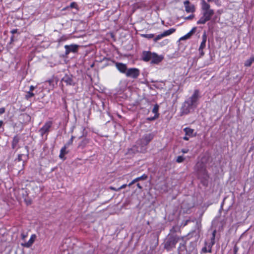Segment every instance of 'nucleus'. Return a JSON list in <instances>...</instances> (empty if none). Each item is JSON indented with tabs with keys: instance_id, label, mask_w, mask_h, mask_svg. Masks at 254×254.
Instances as JSON below:
<instances>
[{
	"instance_id": "4be33fe9",
	"label": "nucleus",
	"mask_w": 254,
	"mask_h": 254,
	"mask_svg": "<svg viewBox=\"0 0 254 254\" xmlns=\"http://www.w3.org/2000/svg\"><path fill=\"white\" fill-rule=\"evenodd\" d=\"M175 31H176V29L175 28H170L167 30L164 31L162 33V34H163L164 37H165L169 36L171 34H173Z\"/></svg>"
},
{
	"instance_id": "1a4fd4ad",
	"label": "nucleus",
	"mask_w": 254,
	"mask_h": 254,
	"mask_svg": "<svg viewBox=\"0 0 254 254\" xmlns=\"http://www.w3.org/2000/svg\"><path fill=\"white\" fill-rule=\"evenodd\" d=\"M216 234V230H214L212 234V237L210 239V242L209 243L205 242V245L207 247L208 249V253H212V248L213 246L215 243V236Z\"/></svg>"
},
{
	"instance_id": "58836bf2",
	"label": "nucleus",
	"mask_w": 254,
	"mask_h": 254,
	"mask_svg": "<svg viewBox=\"0 0 254 254\" xmlns=\"http://www.w3.org/2000/svg\"><path fill=\"white\" fill-rule=\"evenodd\" d=\"M202 252H203L204 253H208V250H207V247L205 246V247H204L202 249Z\"/></svg>"
},
{
	"instance_id": "a211bd4d",
	"label": "nucleus",
	"mask_w": 254,
	"mask_h": 254,
	"mask_svg": "<svg viewBox=\"0 0 254 254\" xmlns=\"http://www.w3.org/2000/svg\"><path fill=\"white\" fill-rule=\"evenodd\" d=\"M62 81L65 83L67 85H74L75 84V82L72 78L67 75L64 77V78L62 79Z\"/></svg>"
},
{
	"instance_id": "6ab92c4d",
	"label": "nucleus",
	"mask_w": 254,
	"mask_h": 254,
	"mask_svg": "<svg viewBox=\"0 0 254 254\" xmlns=\"http://www.w3.org/2000/svg\"><path fill=\"white\" fill-rule=\"evenodd\" d=\"M20 138L18 135L14 136L11 141V147L12 149L16 148L20 141Z\"/></svg>"
},
{
	"instance_id": "052dcab7",
	"label": "nucleus",
	"mask_w": 254,
	"mask_h": 254,
	"mask_svg": "<svg viewBox=\"0 0 254 254\" xmlns=\"http://www.w3.org/2000/svg\"><path fill=\"white\" fill-rule=\"evenodd\" d=\"M187 222H188V221H187L186 222H185V225H187Z\"/></svg>"
},
{
	"instance_id": "6e6d98bb",
	"label": "nucleus",
	"mask_w": 254,
	"mask_h": 254,
	"mask_svg": "<svg viewBox=\"0 0 254 254\" xmlns=\"http://www.w3.org/2000/svg\"><path fill=\"white\" fill-rule=\"evenodd\" d=\"M0 111H4L3 108H0Z\"/></svg>"
},
{
	"instance_id": "9b49d317",
	"label": "nucleus",
	"mask_w": 254,
	"mask_h": 254,
	"mask_svg": "<svg viewBox=\"0 0 254 254\" xmlns=\"http://www.w3.org/2000/svg\"><path fill=\"white\" fill-rule=\"evenodd\" d=\"M163 56L158 55L156 53L153 52L151 63L152 64H158L163 60Z\"/></svg>"
},
{
	"instance_id": "09e8293b",
	"label": "nucleus",
	"mask_w": 254,
	"mask_h": 254,
	"mask_svg": "<svg viewBox=\"0 0 254 254\" xmlns=\"http://www.w3.org/2000/svg\"><path fill=\"white\" fill-rule=\"evenodd\" d=\"M35 88V86H34L33 85H31L30 87L29 91H33Z\"/></svg>"
},
{
	"instance_id": "f704fd0d",
	"label": "nucleus",
	"mask_w": 254,
	"mask_h": 254,
	"mask_svg": "<svg viewBox=\"0 0 254 254\" xmlns=\"http://www.w3.org/2000/svg\"><path fill=\"white\" fill-rule=\"evenodd\" d=\"M209 2H214L216 5H219L220 4V0H207Z\"/></svg>"
},
{
	"instance_id": "473e14b6",
	"label": "nucleus",
	"mask_w": 254,
	"mask_h": 254,
	"mask_svg": "<svg viewBox=\"0 0 254 254\" xmlns=\"http://www.w3.org/2000/svg\"><path fill=\"white\" fill-rule=\"evenodd\" d=\"M185 160V158L183 157V156H179L177 157V159H176V162L177 163H182Z\"/></svg>"
},
{
	"instance_id": "f8f14e48",
	"label": "nucleus",
	"mask_w": 254,
	"mask_h": 254,
	"mask_svg": "<svg viewBox=\"0 0 254 254\" xmlns=\"http://www.w3.org/2000/svg\"><path fill=\"white\" fill-rule=\"evenodd\" d=\"M186 243V241H184L183 243H180L178 248L179 254H190L187 251Z\"/></svg>"
},
{
	"instance_id": "680f3d73",
	"label": "nucleus",
	"mask_w": 254,
	"mask_h": 254,
	"mask_svg": "<svg viewBox=\"0 0 254 254\" xmlns=\"http://www.w3.org/2000/svg\"><path fill=\"white\" fill-rule=\"evenodd\" d=\"M118 117H119L120 118L121 117V116L120 115H118Z\"/></svg>"
},
{
	"instance_id": "603ef678",
	"label": "nucleus",
	"mask_w": 254,
	"mask_h": 254,
	"mask_svg": "<svg viewBox=\"0 0 254 254\" xmlns=\"http://www.w3.org/2000/svg\"><path fill=\"white\" fill-rule=\"evenodd\" d=\"M175 229V226H174L171 230H170V232H175V230H174Z\"/></svg>"
},
{
	"instance_id": "7ed1b4c3",
	"label": "nucleus",
	"mask_w": 254,
	"mask_h": 254,
	"mask_svg": "<svg viewBox=\"0 0 254 254\" xmlns=\"http://www.w3.org/2000/svg\"><path fill=\"white\" fill-rule=\"evenodd\" d=\"M184 237H180L177 235H171L169 236L164 242V249L167 251H170L176 248V245L180 240L184 241Z\"/></svg>"
},
{
	"instance_id": "2eb2a0df",
	"label": "nucleus",
	"mask_w": 254,
	"mask_h": 254,
	"mask_svg": "<svg viewBox=\"0 0 254 254\" xmlns=\"http://www.w3.org/2000/svg\"><path fill=\"white\" fill-rule=\"evenodd\" d=\"M152 53L150 51H143L141 55V60L144 62H149L151 60Z\"/></svg>"
},
{
	"instance_id": "2f4dec72",
	"label": "nucleus",
	"mask_w": 254,
	"mask_h": 254,
	"mask_svg": "<svg viewBox=\"0 0 254 254\" xmlns=\"http://www.w3.org/2000/svg\"><path fill=\"white\" fill-rule=\"evenodd\" d=\"M164 37L162 33L160 34H159L156 37L154 38V41L155 42H157V41L160 40L161 39H162V38Z\"/></svg>"
},
{
	"instance_id": "ddd939ff",
	"label": "nucleus",
	"mask_w": 254,
	"mask_h": 254,
	"mask_svg": "<svg viewBox=\"0 0 254 254\" xmlns=\"http://www.w3.org/2000/svg\"><path fill=\"white\" fill-rule=\"evenodd\" d=\"M37 236L35 234L31 235L30 239L27 242L22 243L21 245L22 247L29 248L31 247L36 239Z\"/></svg>"
},
{
	"instance_id": "f03ea898",
	"label": "nucleus",
	"mask_w": 254,
	"mask_h": 254,
	"mask_svg": "<svg viewBox=\"0 0 254 254\" xmlns=\"http://www.w3.org/2000/svg\"><path fill=\"white\" fill-rule=\"evenodd\" d=\"M199 92L198 90H195L191 96L186 100L183 106V111H189L193 110L197 105L199 99Z\"/></svg>"
},
{
	"instance_id": "cd10ccee",
	"label": "nucleus",
	"mask_w": 254,
	"mask_h": 254,
	"mask_svg": "<svg viewBox=\"0 0 254 254\" xmlns=\"http://www.w3.org/2000/svg\"><path fill=\"white\" fill-rule=\"evenodd\" d=\"M154 113V115L153 117H150L146 118L147 120L152 121H154L155 119H157L159 117V114L158 112H153Z\"/></svg>"
},
{
	"instance_id": "f257e3e1",
	"label": "nucleus",
	"mask_w": 254,
	"mask_h": 254,
	"mask_svg": "<svg viewBox=\"0 0 254 254\" xmlns=\"http://www.w3.org/2000/svg\"><path fill=\"white\" fill-rule=\"evenodd\" d=\"M201 7L202 11V16L197 21V24H204L210 20L214 14V11L210 8V5L205 0H200Z\"/></svg>"
},
{
	"instance_id": "9d476101",
	"label": "nucleus",
	"mask_w": 254,
	"mask_h": 254,
	"mask_svg": "<svg viewBox=\"0 0 254 254\" xmlns=\"http://www.w3.org/2000/svg\"><path fill=\"white\" fill-rule=\"evenodd\" d=\"M207 40V35L205 33H204L202 36V41L200 43V45L199 47L198 51L200 56H203L204 54L203 50L206 46V42Z\"/></svg>"
},
{
	"instance_id": "b1692460",
	"label": "nucleus",
	"mask_w": 254,
	"mask_h": 254,
	"mask_svg": "<svg viewBox=\"0 0 254 254\" xmlns=\"http://www.w3.org/2000/svg\"><path fill=\"white\" fill-rule=\"evenodd\" d=\"M147 178H148L147 175L145 174H143L142 176L137 177V178L134 179V180H135V182L136 183L140 181L146 180Z\"/></svg>"
},
{
	"instance_id": "20e7f679",
	"label": "nucleus",
	"mask_w": 254,
	"mask_h": 254,
	"mask_svg": "<svg viewBox=\"0 0 254 254\" xmlns=\"http://www.w3.org/2000/svg\"><path fill=\"white\" fill-rule=\"evenodd\" d=\"M154 135L152 133L145 134L143 137L138 139L137 144L142 148L147 146L153 139Z\"/></svg>"
},
{
	"instance_id": "79ce46f5",
	"label": "nucleus",
	"mask_w": 254,
	"mask_h": 254,
	"mask_svg": "<svg viewBox=\"0 0 254 254\" xmlns=\"http://www.w3.org/2000/svg\"><path fill=\"white\" fill-rule=\"evenodd\" d=\"M127 186V184H124L122 185L120 188H119V190H120L121 189L126 188Z\"/></svg>"
},
{
	"instance_id": "a18cd8bd",
	"label": "nucleus",
	"mask_w": 254,
	"mask_h": 254,
	"mask_svg": "<svg viewBox=\"0 0 254 254\" xmlns=\"http://www.w3.org/2000/svg\"><path fill=\"white\" fill-rule=\"evenodd\" d=\"M238 251V248L236 246H235L234 248V254H237Z\"/></svg>"
},
{
	"instance_id": "49530a36",
	"label": "nucleus",
	"mask_w": 254,
	"mask_h": 254,
	"mask_svg": "<svg viewBox=\"0 0 254 254\" xmlns=\"http://www.w3.org/2000/svg\"><path fill=\"white\" fill-rule=\"evenodd\" d=\"M189 151V149H183L182 150V152L183 153H188Z\"/></svg>"
},
{
	"instance_id": "4468645a",
	"label": "nucleus",
	"mask_w": 254,
	"mask_h": 254,
	"mask_svg": "<svg viewBox=\"0 0 254 254\" xmlns=\"http://www.w3.org/2000/svg\"><path fill=\"white\" fill-rule=\"evenodd\" d=\"M185 7V10L187 13L193 12L195 9L193 4H190L189 0H186L184 2Z\"/></svg>"
},
{
	"instance_id": "dca6fc26",
	"label": "nucleus",
	"mask_w": 254,
	"mask_h": 254,
	"mask_svg": "<svg viewBox=\"0 0 254 254\" xmlns=\"http://www.w3.org/2000/svg\"><path fill=\"white\" fill-rule=\"evenodd\" d=\"M65 54L66 55L71 52L75 53L77 51L78 46L76 45H65Z\"/></svg>"
},
{
	"instance_id": "864d4df0",
	"label": "nucleus",
	"mask_w": 254,
	"mask_h": 254,
	"mask_svg": "<svg viewBox=\"0 0 254 254\" xmlns=\"http://www.w3.org/2000/svg\"><path fill=\"white\" fill-rule=\"evenodd\" d=\"M3 124V121L0 120V128L2 126Z\"/></svg>"
},
{
	"instance_id": "c756f323",
	"label": "nucleus",
	"mask_w": 254,
	"mask_h": 254,
	"mask_svg": "<svg viewBox=\"0 0 254 254\" xmlns=\"http://www.w3.org/2000/svg\"><path fill=\"white\" fill-rule=\"evenodd\" d=\"M141 36L147 39H151L154 37V35L153 34H142Z\"/></svg>"
},
{
	"instance_id": "e2e57ef3",
	"label": "nucleus",
	"mask_w": 254,
	"mask_h": 254,
	"mask_svg": "<svg viewBox=\"0 0 254 254\" xmlns=\"http://www.w3.org/2000/svg\"><path fill=\"white\" fill-rule=\"evenodd\" d=\"M3 113V112H0V114H2V113Z\"/></svg>"
},
{
	"instance_id": "bb28decb",
	"label": "nucleus",
	"mask_w": 254,
	"mask_h": 254,
	"mask_svg": "<svg viewBox=\"0 0 254 254\" xmlns=\"http://www.w3.org/2000/svg\"><path fill=\"white\" fill-rule=\"evenodd\" d=\"M66 145H64L61 149L60 157L62 158L65 154L67 153L66 152Z\"/></svg>"
},
{
	"instance_id": "37998d69",
	"label": "nucleus",
	"mask_w": 254,
	"mask_h": 254,
	"mask_svg": "<svg viewBox=\"0 0 254 254\" xmlns=\"http://www.w3.org/2000/svg\"><path fill=\"white\" fill-rule=\"evenodd\" d=\"M194 15L193 14L190 15L189 16L186 18V19H191L194 17Z\"/></svg>"
},
{
	"instance_id": "f3484780",
	"label": "nucleus",
	"mask_w": 254,
	"mask_h": 254,
	"mask_svg": "<svg viewBox=\"0 0 254 254\" xmlns=\"http://www.w3.org/2000/svg\"><path fill=\"white\" fill-rule=\"evenodd\" d=\"M116 67L121 73L126 74L127 70V65L121 63H116Z\"/></svg>"
},
{
	"instance_id": "0eeeda50",
	"label": "nucleus",
	"mask_w": 254,
	"mask_h": 254,
	"mask_svg": "<svg viewBox=\"0 0 254 254\" xmlns=\"http://www.w3.org/2000/svg\"><path fill=\"white\" fill-rule=\"evenodd\" d=\"M139 70L136 68H130L127 69L126 72V76L132 78H136L139 75Z\"/></svg>"
},
{
	"instance_id": "c85d7f7f",
	"label": "nucleus",
	"mask_w": 254,
	"mask_h": 254,
	"mask_svg": "<svg viewBox=\"0 0 254 254\" xmlns=\"http://www.w3.org/2000/svg\"><path fill=\"white\" fill-rule=\"evenodd\" d=\"M34 94L32 92V91H29L28 92H27V93L25 95V97L26 99H28L32 97L33 96H34Z\"/></svg>"
},
{
	"instance_id": "ea45409f",
	"label": "nucleus",
	"mask_w": 254,
	"mask_h": 254,
	"mask_svg": "<svg viewBox=\"0 0 254 254\" xmlns=\"http://www.w3.org/2000/svg\"><path fill=\"white\" fill-rule=\"evenodd\" d=\"M25 149H26V153L25 154V155L28 157V155H29V148L27 146H25Z\"/></svg>"
},
{
	"instance_id": "13d9d810",
	"label": "nucleus",
	"mask_w": 254,
	"mask_h": 254,
	"mask_svg": "<svg viewBox=\"0 0 254 254\" xmlns=\"http://www.w3.org/2000/svg\"><path fill=\"white\" fill-rule=\"evenodd\" d=\"M84 130V129L83 127H82V128H81V130L83 131Z\"/></svg>"
},
{
	"instance_id": "a19ab883",
	"label": "nucleus",
	"mask_w": 254,
	"mask_h": 254,
	"mask_svg": "<svg viewBox=\"0 0 254 254\" xmlns=\"http://www.w3.org/2000/svg\"><path fill=\"white\" fill-rule=\"evenodd\" d=\"M110 190H113L116 191H119V188H114V187H110Z\"/></svg>"
},
{
	"instance_id": "c03bdc74",
	"label": "nucleus",
	"mask_w": 254,
	"mask_h": 254,
	"mask_svg": "<svg viewBox=\"0 0 254 254\" xmlns=\"http://www.w3.org/2000/svg\"><path fill=\"white\" fill-rule=\"evenodd\" d=\"M135 183L136 182H135V180L133 179L130 183H129V184L127 186L128 187H130Z\"/></svg>"
},
{
	"instance_id": "423d86ee",
	"label": "nucleus",
	"mask_w": 254,
	"mask_h": 254,
	"mask_svg": "<svg viewBox=\"0 0 254 254\" xmlns=\"http://www.w3.org/2000/svg\"><path fill=\"white\" fill-rule=\"evenodd\" d=\"M53 125V122L49 121L46 122L43 126L39 129V132L41 135L43 136L44 134H48L50 131V129Z\"/></svg>"
},
{
	"instance_id": "393cba45",
	"label": "nucleus",
	"mask_w": 254,
	"mask_h": 254,
	"mask_svg": "<svg viewBox=\"0 0 254 254\" xmlns=\"http://www.w3.org/2000/svg\"><path fill=\"white\" fill-rule=\"evenodd\" d=\"M138 152V147L136 145H133L131 148L128 150V153L129 154L136 153Z\"/></svg>"
},
{
	"instance_id": "4c0bfd02",
	"label": "nucleus",
	"mask_w": 254,
	"mask_h": 254,
	"mask_svg": "<svg viewBox=\"0 0 254 254\" xmlns=\"http://www.w3.org/2000/svg\"><path fill=\"white\" fill-rule=\"evenodd\" d=\"M159 110V106L157 104L154 105L152 111H158Z\"/></svg>"
},
{
	"instance_id": "aec40b11",
	"label": "nucleus",
	"mask_w": 254,
	"mask_h": 254,
	"mask_svg": "<svg viewBox=\"0 0 254 254\" xmlns=\"http://www.w3.org/2000/svg\"><path fill=\"white\" fill-rule=\"evenodd\" d=\"M184 131L185 132V134L186 135H188L189 137L193 136L194 129H191L190 127H186L184 129Z\"/></svg>"
},
{
	"instance_id": "6e6552de",
	"label": "nucleus",
	"mask_w": 254,
	"mask_h": 254,
	"mask_svg": "<svg viewBox=\"0 0 254 254\" xmlns=\"http://www.w3.org/2000/svg\"><path fill=\"white\" fill-rule=\"evenodd\" d=\"M31 119V116L26 113L20 114L18 117L19 122L22 124H27L30 122Z\"/></svg>"
},
{
	"instance_id": "8fccbe9b",
	"label": "nucleus",
	"mask_w": 254,
	"mask_h": 254,
	"mask_svg": "<svg viewBox=\"0 0 254 254\" xmlns=\"http://www.w3.org/2000/svg\"><path fill=\"white\" fill-rule=\"evenodd\" d=\"M17 32V29H13L12 30H11V32L12 34H15L16 33V32Z\"/></svg>"
},
{
	"instance_id": "de8ad7c7",
	"label": "nucleus",
	"mask_w": 254,
	"mask_h": 254,
	"mask_svg": "<svg viewBox=\"0 0 254 254\" xmlns=\"http://www.w3.org/2000/svg\"><path fill=\"white\" fill-rule=\"evenodd\" d=\"M189 136H188V135H186L184 137H183V139L185 140H189Z\"/></svg>"
},
{
	"instance_id": "c9c22d12",
	"label": "nucleus",
	"mask_w": 254,
	"mask_h": 254,
	"mask_svg": "<svg viewBox=\"0 0 254 254\" xmlns=\"http://www.w3.org/2000/svg\"><path fill=\"white\" fill-rule=\"evenodd\" d=\"M24 156L23 154H19L18 155L17 160L18 162H20L23 160V157Z\"/></svg>"
},
{
	"instance_id": "a878e982",
	"label": "nucleus",
	"mask_w": 254,
	"mask_h": 254,
	"mask_svg": "<svg viewBox=\"0 0 254 254\" xmlns=\"http://www.w3.org/2000/svg\"><path fill=\"white\" fill-rule=\"evenodd\" d=\"M253 62H254V57H251L245 62V65L246 66H250Z\"/></svg>"
},
{
	"instance_id": "e433bc0d",
	"label": "nucleus",
	"mask_w": 254,
	"mask_h": 254,
	"mask_svg": "<svg viewBox=\"0 0 254 254\" xmlns=\"http://www.w3.org/2000/svg\"><path fill=\"white\" fill-rule=\"evenodd\" d=\"M69 7H70V8H76V7H77V4L75 2H72L70 4V5L69 6Z\"/></svg>"
},
{
	"instance_id": "4d7b16f0",
	"label": "nucleus",
	"mask_w": 254,
	"mask_h": 254,
	"mask_svg": "<svg viewBox=\"0 0 254 254\" xmlns=\"http://www.w3.org/2000/svg\"><path fill=\"white\" fill-rule=\"evenodd\" d=\"M185 112H182V114H181V116L183 115L184 114ZM186 113H188V112H185Z\"/></svg>"
},
{
	"instance_id": "39448f33",
	"label": "nucleus",
	"mask_w": 254,
	"mask_h": 254,
	"mask_svg": "<svg viewBox=\"0 0 254 254\" xmlns=\"http://www.w3.org/2000/svg\"><path fill=\"white\" fill-rule=\"evenodd\" d=\"M195 167L199 175H203V177L205 179L208 178L206 167L203 162H197Z\"/></svg>"
},
{
	"instance_id": "5701e85b",
	"label": "nucleus",
	"mask_w": 254,
	"mask_h": 254,
	"mask_svg": "<svg viewBox=\"0 0 254 254\" xmlns=\"http://www.w3.org/2000/svg\"><path fill=\"white\" fill-rule=\"evenodd\" d=\"M89 139L87 138H84L78 144V147L84 148L86 145L89 143Z\"/></svg>"
},
{
	"instance_id": "bf43d9fd",
	"label": "nucleus",
	"mask_w": 254,
	"mask_h": 254,
	"mask_svg": "<svg viewBox=\"0 0 254 254\" xmlns=\"http://www.w3.org/2000/svg\"><path fill=\"white\" fill-rule=\"evenodd\" d=\"M83 135V134H82V135L80 136L79 138L81 137Z\"/></svg>"
},
{
	"instance_id": "72a5a7b5",
	"label": "nucleus",
	"mask_w": 254,
	"mask_h": 254,
	"mask_svg": "<svg viewBox=\"0 0 254 254\" xmlns=\"http://www.w3.org/2000/svg\"><path fill=\"white\" fill-rule=\"evenodd\" d=\"M21 238L22 240L25 241V239L28 236V233L27 232H22L21 234Z\"/></svg>"
},
{
	"instance_id": "5fc2aeb1",
	"label": "nucleus",
	"mask_w": 254,
	"mask_h": 254,
	"mask_svg": "<svg viewBox=\"0 0 254 254\" xmlns=\"http://www.w3.org/2000/svg\"><path fill=\"white\" fill-rule=\"evenodd\" d=\"M164 43H165L166 44L168 43V41L167 40H166L164 41Z\"/></svg>"
},
{
	"instance_id": "3c124183",
	"label": "nucleus",
	"mask_w": 254,
	"mask_h": 254,
	"mask_svg": "<svg viewBox=\"0 0 254 254\" xmlns=\"http://www.w3.org/2000/svg\"><path fill=\"white\" fill-rule=\"evenodd\" d=\"M137 188L140 190H141L142 189V186L140 185V184L139 183H137V185H136Z\"/></svg>"
},
{
	"instance_id": "7c9ffc66",
	"label": "nucleus",
	"mask_w": 254,
	"mask_h": 254,
	"mask_svg": "<svg viewBox=\"0 0 254 254\" xmlns=\"http://www.w3.org/2000/svg\"><path fill=\"white\" fill-rule=\"evenodd\" d=\"M75 137L74 136H72L70 138V139L66 142V143L64 145H66V148L71 145L73 143V138Z\"/></svg>"
},
{
	"instance_id": "412c9836",
	"label": "nucleus",
	"mask_w": 254,
	"mask_h": 254,
	"mask_svg": "<svg viewBox=\"0 0 254 254\" xmlns=\"http://www.w3.org/2000/svg\"><path fill=\"white\" fill-rule=\"evenodd\" d=\"M195 29V28H193L190 31L189 33H188L182 37L180 38V40H185L190 38V36L192 35V34H193V33L194 32Z\"/></svg>"
}]
</instances>
